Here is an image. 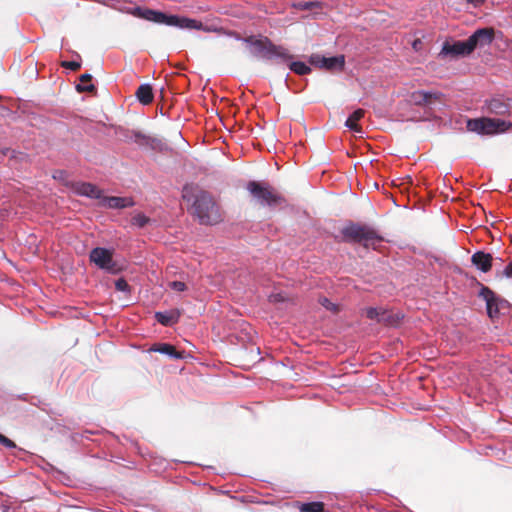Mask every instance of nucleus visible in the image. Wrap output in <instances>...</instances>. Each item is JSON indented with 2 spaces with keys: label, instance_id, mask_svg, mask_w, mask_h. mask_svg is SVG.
Here are the masks:
<instances>
[{
  "label": "nucleus",
  "instance_id": "aec40b11",
  "mask_svg": "<svg viewBox=\"0 0 512 512\" xmlns=\"http://www.w3.org/2000/svg\"><path fill=\"white\" fill-rule=\"evenodd\" d=\"M133 15L147 21L159 23L161 12L148 8L142 9L140 7H136L133 11Z\"/></svg>",
  "mask_w": 512,
  "mask_h": 512
},
{
  "label": "nucleus",
  "instance_id": "6ab92c4d",
  "mask_svg": "<svg viewBox=\"0 0 512 512\" xmlns=\"http://www.w3.org/2000/svg\"><path fill=\"white\" fill-rule=\"evenodd\" d=\"M136 97L143 105L150 104L154 99L152 87L149 84L140 85L136 91Z\"/></svg>",
  "mask_w": 512,
  "mask_h": 512
},
{
  "label": "nucleus",
  "instance_id": "dca6fc26",
  "mask_svg": "<svg viewBox=\"0 0 512 512\" xmlns=\"http://www.w3.org/2000/svg\"><path fill=\"white\" fill-rule=\"evenodd\" d=\"M77 194L87 196L93 199H100L102 201V191L94 184L91 183H78L75 186Z\"/></svg>",
  "mask_w": 512,
  "mask_h": 512
},
{
  "label": "nucleus",
  "instance_id": "f3484780",
  "mask_svg": "<svg viewBox=\"0 0 512 512\" xmlns=\"http://www.w3.org/2000/svg\"><path fill=\"white\" fill-rule=\"evenodd\" d=\"M181 313L177 309L166 312H156L155 319L163 326H172L179 321Z\"/></svg>",
  "mask_w": 512,
  "mask_h": 512
},
{
  "label": "nucleus",
  "instance_id": "f03ea898",
  "mask_svg": "<svg viewBox=\"0 0 512 512\" xmlns=\"http://www.w3.org/2000/svg\"><path fill=\"white\" fill-rule=\"evenodd\" d=\"M338 242L358 243L365 248L372 247L383 241V237L372 226L359 222L349 221L340 230V237H335Z\"/></svg>",
  "mask_w": 512,
  "mask_h": 512
},
{
  "label": "nucleus",
  "instance_id": "20e7f679",
  "mask_svg": "<svg viewBox=\"0 0 512 512\" xmlns=\"http://www.w3.org/2000/svg\"><path fill=\"white\" fill-rule=\"evenodd\" d=\"M466 127L471 132L494 135L508 131L512 127V123L503 119L481 117L469 119Z\"/></svg>",
  "mask_w": 512,
  "mask_h": 512
},
{
  "label": "nucleus",
  "instance_id": "9b49d317",
  "mask_svg": "<svg viewBox=\"0 0 512 512\" xmlns=\"http://www.w3.org/2000/svg\"><path fill=\"white\" fill-rule=\"evenodd\" d=\"M494 39L493 28H482L476 30L469 38L468 41L473 49L477 46L489 45Z\"/></svg>",
  "mask_w": 512,
  "mask_h": 512
},
{
  "label": "nucleus",
  "instance_id": "7c9ffc66",
  "mask_svg": "<svg viewBox=\"0 0 512 512\" xmlns=\"http://www.w3.org/2000/svg\"><path fill=\"white\" fill-rule=\"evenodd\" d=\"M132 131L133 130L119 127L116 132L123 136L124 141L132 142L133 141Z\"/></svg>",
  "mask_w": 512,
  "mask_h": 512
},
{
  "label": "nucleus",
  "instance_id": "0eeeda50",
  "mask_svg": "<svg viewBox=\"0 0 512 512\" xmlns=\"http://www.w3.org/2000/svg\"><path fill=\"white\" fill-rule=\"evenodd\" d=\"M90 260L99 268L105 269L110 273L115 274L119 271L117 264L113 261L112 253L108 249L100 247L94 248L90 252Z\"/></svg>",
  "mask_w": 512,
  "mask_h": 512
},
{
  "label": "nucleus",
  "instance_id": "1a4fd4ad",
  "mask_svg": "<svg viewBox=\"0 0 512 512\" xmlns=\"http://www.w3.org/2000/svg\"><path fill=\"white\" fill-rule=\"evenodd\" d=\"M159 23L183 29L206 30L203 23L200 21L186 17H179L177 15H166L163 12H161Z\"/></svg>",
  "mask_w": 512,
  "mask_h": 512
},
{
  "label": "nucleus",
  "instance_id": "72a5a7b5",
  "mask_svg": "<svg viewBox=\"0 0 512 512\" xmlns=\"http://www.w3.org/2000/svg\"><path fill=\"white\" fill-rule=\"evenodd\" d=\"M0 444L6 448L12 449L16 447V444L11 439L0 433Z\"/></svg>",
  "mask_w": 512,
  "mask_h": 512
},
{
  "label": "nucleus",
  "instance_id": "a878e982",
  "mask_svg": "<svg viewBox=\"0 0 512 512\" xmlns=\"http://www.w3.org/2000/svg\"><path fill=\"white\" fill-rule=\"evenodd\" d=\"M300 512H324L323 502L302 503L299 506Z\"/></svg>",
  "mask_w": 512,
  "mask_h": 512
},
{
  "label": "nucleus",
  "instance_id": "5701e85b",
  "mask_svg": "<svg viewBox=\"0 0 512 512\" xmlns=\"http://www.w3.org/2000/svg\"><path fill=\"white\" fill-rule=\"evenodd\" d=\"M132 135H133L132 142L136 143L137 145H139L141 147L151 146L152 143L154 142V139L152 137L142 133L141 131L134 130V131H132Z\"/></svg>",
  "mask_w": 512,
  "mask_h": 512
},
{
  "label": "nucleus",
  "instance_id": "a211bd4d",
  "mask_svg": "<svg viewBox=\"0 0 512 512\" xmlns=\"http://www.w3.org/2000/svg\"><path fill=\"white\" fill-rule=\"evenodd\" d=\"M150 351L166 354L174 359H182L184 357V352L177 351L175 346L168 343L154 344Z\"/></svg>",
  "mask_w": 512,
  "mask_h": 512
},
{
  "label": "nucleus",
  "instance_id": "7ed1b4c3",
  "mask_svg": "<svg viewBox=\"0 0 512 512\" xmlns=\"http://www.w3.org/2000/svg\"><path fill=\"white\" fill-rule=\"evenodd\" d=\"M245 43L250 45L251 53L262 59L272 60L279 58L283 61H287L292 58L289 51L280 45H275L268 37H255L248 36L242 39Z\"/></svg>",
  "mask_w": 512,
  "mask_h": 512
},
{
  "label": "nucleus",
  "instance_id": "9d476101",
  "mask_svg": "<svg viewBox=\"0 0 512 512\" xmlns=\"http://www.w3.org/2000/svg\"><path fill=\"white\" fill-rule=\"evenodd\" d=\"M473 52V49L468 41H454L448 42L446 41L443 44V47L439 53L440 57H451L457 58L460 56H467Z\"/></svg>",
  "mask_w": 512,
  "mask_h": 512
},
{
  "label": "nucleus",
  "instance_id": "f704fd0d",
  "mask_svg": "<svg viewBox=\"0 0 512 512\" xmlns=\"http://www.w3.org/2000/svg\"><path fill=\"white\" fill-rule=\"evenodd\" d=\"M271 302L278 303V302H284L285 297L281 293L272 294L269 297Z\"/></svg>",
  "mask_w": 512,
  "mask_h": 512
},
{
  "label": "nucleus",
  "instance_id": "ddd939ff",
  "mask_svg": "<svg viewBox=\"0 0 512 512\" xmlns=\"http://www.w3.org/2000/svg\"><path fill=\"white\" fill-rule=\"evenodd\" d=\"M441 94L437 92L415 91L411 94L410 100L418 106H428L440 101Z\"/></svg>",
  "mask_w": 512,
  "mask_h": 512
},
{
  "label": "nucleus",
  "instance_id": "2eb2a0df",
  "mask_svg": "<svg viewBox=\"0 0 512 512\" xmlns=\"http://www.w3.org/2000/svg\"><path fill=\"white\" fill-rule=\"evenodd\" d=\"M493 257L484 251H477L471 256V263L483 273H487L492 268Z\"/></svg>",
  "mask_w": 512,
  "mask_h": 512
},
{
  "label": "nucleus",
  "instance_id": "f257e3e1",
  "mask_svg": "<svg viewBox=\"0 0 512 512\" xmlns=\"http://www.w3.org/2000/svg\"><path fill=\"white\" fill-rule=\"evenodd\" d=\"M182 198L191 204V214L201 225H216L223 220V212L214 195L195 185H185Z\"/></svg>",
  "mask_w": 512,
  "mask_h": 512
},
{
  "label": "nucleus",
  "instance_id": "c756f323",
  "mask_svg": "<svg viewBox=\"0 0 512 512\" xmlns=\"http://www.w3.org/2000/svg\"><path fill=\"white\" fill-rule=\"evenodd\" d=\"M168 286L172 290L177 291V292H183L187 289L186 284L182 281H171L168 283Z\"/></svg>",
  "mask_w": 512,
  "mask_h": 512
},
{
  "label": "nucleus",
  "instance_id": "b1692460",
  "mask_svg": "<svg viewBox=\"0 0 512 512\" xmlns=\"http://www.w3.org/2000/svg\"><path fill=\"white\" fill-rule=\"evenodd\" d=\"M151 219L142 212H136L131 218V225L137 228H144L151 223Z\"/></svg>",
  "mask_w": 512,
  "mask_h": 512
},
{
  "label": "nucleus",
  "instance_id": "412c9836",
  "mask_svg": "<svg viewBox=\"0 0 512 512\" xmlns=\"http://www.w3.org/2000/svg\"><path fill=\"white\" fill-rule=\"evenodd\" d=\"M364 114L365 111L363 109L355 110L346 120L345 125L354 132H361L362 128L357 122L364 117Z\"/></svg>",
  "mask_w": 512,
  "mask_h": 512
},
{
  "label": "nucleus",
  "instance_id": "cd10ccee",
  "mask_svg": "<svg viewBox=\"0 0 512 512\" xmlns=\"http://www.w3.org/2000/svg\"><path fill=\"white\" fill-rule=\"evenodd\" d=\"M383 312V309L381 308H367L366 309V316L367 318L371 320H376L379 323V318L381 317V313Z\"/></svg>",
  "mask_w": 512,
  "mask_h": 512
},
{
  "label": "nucleus",
  "instance_id": "4468645a",
  "mask_svg": "<svg viewBox=\"0 0 512 512\" xmlns=\"http://www.w3.org/2000/svg\"><path fill=\"white\" fill-rule=\"evenodd\" d=\"M135 202L130 197L107 196L103 197L100 205L111 209H122L134 206Z\"/></svg>",
  "mask_w": 512,
  "mask_h": 512
},
{
  "label": "nucleus",
  "instance_id": "4c0bfd02",
  "mask_svg": "<svg viewBox=\"0 0 512 512\" xmlns=\"http://www.w3.org/2000/svg\"><path fill=\"white\" fill-rule=\"evenodd\" d=\"M230 35H234L238 40H241L242 38L240 37L239 34L237 33H230Z\"/></svg>",
  "mask_w": 512,
  "mask_h": 512
},
{
  "label": "nucleus",
  "instance_id": "2f4dec72",
  "mask_svg": "<svg viewBox=\"0 0 512 512\" xmlns=\"http://www.w3.org/2000/svg\"><path fill=\"white\" fill-rule=\"evenodd\" d=\"M61 66L72 71H78L81 68V63L77 61H63Z\"/></svg>",
  "mask_w": 512,
  "mask_h": 512
},
{
  "label": "nucleus",
  "instance_id": "c9c22d12",
  "mask_svg": "<svg viewBox=\"0 0 512 512\" xmlns=\"http://www.w3.org/2000/svg\"><path fill=\"white\" fill-rule=\"evenodd\" d=\"M502 276L512 278V262H510L502 271Z\"/></svg>",
  "mask_w": 512,
  "mask_h": 512
},
{
  "label": "nucleus",
  "instance_id": "e433bc0d",
  "mask_svg": "<svg viewBox=\"0 0 512 512\" xmlns=\"http://www.w3.org/2000/svg\"><path fill=\"white\" fill-rule=\"evenodd\" d=\"M469 3L473 4L474 7H480L484 4L485 0H467Z\"/></svg>",
  "mask_w": 512,
  "mask_h": 512
},
{
  "label": "nucleus",
  "instance_id": "4be33fe9",
  "mask_svg": "<svg viewBox=\"0 0 512 512\" xmlns=\"http://www.w3.org/2000/svg\"><path fill=\"white\" fill-rule=\"evenodd\" d=\"M80 84L76 86V90L78 92H94L96 91L95 85L91 83L92 75L89 73H84L79 78Z\"/></svg>",
  "mask_w": 512,
  "mask_h": 512
},
{
  "label": "nucleus",
  "instance_id": "58836bf2",
  "mask_svg": "<svg viewBox=\"0 0 512 512\" xmlns=\"http://www.w3.org/2000/svg\"><path fill=\"white\" fill-rule=\"evenodd\" d=\"M418 42H419V41H415V42L413 43V46H414V48H415V49H416V47H418Z\"/></svg>",
  "mask_w": 512,
  "mask_h": 512
},
{
  "label": "nucleus",
  "instance_id": "423d86ee",
  "mask_svg": "<svg viewBox=\"0 0 512 512\" xmlns=\"http://www.w3.org/2000/svg\"><path fill=\"white\" fill-rule=\"evenodd\" d=\"M479 297L486 302V309L489 318L495 319L499 317L500 310L507 305V301L498 297L489 287L482 285Z\"/></svg>",
  "mask_w": 512,
  "mask_h": 512
},
{
  "label": "nucleus",
  "instance_id": "c85d7f7f",
  "mask_svg": "<svg viewBox=\"0 0 512 512\" xmlns=\"http://www.w3.org/2000/svg\"><path fill=\"white\" fill-rule=\"evenodd\" d=\"M319 303L325 307L327 310H330V311H333V312H337L338 311V308H337V305H335L334 303H332L328 298L326 297H321L319 299Z\"/></svg>",
  "mask_w": 512,
  "mask_h": 512
},
{
  "label": "nucleus",
  "instance_id": "39448f33",
  "mask_svg": "<svg viewBox=\"0 0 512 512\" xmlns=\"http://www.w3.org/2000/svg\"><path fill=\"white\" fill-rule=\"evenodd\" d=\"M246 188L260 205L274 207L284 201L283 197L267 183L250 181Z\"/></svg>",
  "mask_w": 512,
  "mask_h": 512
},
{
  "label": "nucleus",
  "instance_id": "473e14b6",
  "mask_svg": "<svg viewBox=\"0 0 512 512\" xmlns=\"http://www.w3.org/2000/svg\"><path fill=\"white\" fill-rule=\"evenodd\" d=\"M115 288L118 291H123V292L129 291V285H128L127 281L124 278H119L118 280H116Z\"/></svg>",
  "mask_w": 512,
  "mask_h": 512
},
{
  "label": "nucleus",
  "instance_id": "6e6552de",
  "mask_svg": "<svg viewBox=\"0 0 512 512\" xmlns=\"http://www.w3.org/2000/svg\"><path fill=\"white\" fill-rule=\"evenodd\" d=\"M310 64L323 68L327 71H342L345 65V57L343 55L334 57H324L319 54H312L309 58Z\"/></svg>",
  "mask_w": 512,
  "mask_h": 512
},
{
  "label": "nucleus",
  "instance_id": "393cba45",
  "mask_svg": "<svg viewBox=\"0 0 512 512\" xmlns=\"http://www.w3.org/2000/svg\"><path fill=\"white\" fill-rule=\"evenodd\" d=\"M399 317L396 314H393L391 311L383 309L381 313V317L379 318V323H383L385 325L394 326L398 323Z\"/></svg>",
  "mask_w": 512,
  "mask_h": 512
},
{
  "label": "nucleus",
  "instance_id": "f8f14e48",
  "mask_svg": "<svg viewBox=\"0 0 512 512\" xmlns=\"http://www.w3.org/2000/svg\"><path fill=\"white\" fill-rule=\"evenodd\" d=\"M485 106L491 114L505 116L510 113V103L502 97H494L486 100Z\"/></svg>",
  "mask_w": 512,
  "mask_h": 512
},
{
  "label": "nucleus",
  "instance_id": "bb28decb",
  "mask_svg": "<svg viewBox=\"0 0 512 512\" xmlns=\"http://www.w3.org/2000/svg\"><path fill=\"white\" fill-rule=\"evenodd\" d=\"M289 68L298 75H306L311 72V68L300 61L292 62Z\"/></svg>",
  "mask_w": 512,
  "mask_h": 512
}]
</instances>
